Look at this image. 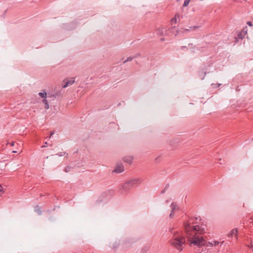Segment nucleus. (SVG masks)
<instances>
[{
	"instance_id": "6e6552de",
	"label": "nucleus",
	"mask_w": 253,
	"mask_h": 253,
	"mask_svg": "<svg viewBox=\"0 0 253 253\" xmlns=\"http://www.w3.org/2000/svg\"><path fill=\"white\" fill-rule=\"evenodd\" d=\"M124 170V169L123 166H118L114 170V171L116 173H121Z\"/></svg>"
},
{
	"instance_id": "2eb2a0df",
	"label": "nucleus",
	"mask_w": 253,
	"mask_h": 253,
	"mask_svg": "<svg viewBox=\"0 0 253 253\" xmlns=\"http://www.w3.org/2000/svg\"><path fill=\"white\" fill-rule=\"evenodd\" d=\"M125 161H126V162L127 163H130L131 162V159H130L129 160H125Z\"/></svg>"
},
{
	"instance_id": "1a4fd4ad",
	"label": "nucleus",
	"mask_w": 253,
	"mask_h": 253,
	"mask_svg": "<svg viewBox=\"0 0 253 253\" xmlns=\"http://www.w3.org/2000/svg\"><path fill=\"white\" fill-rule=\"evenodd\" d=\"M179 18H180V14L179 13H176L174 17L171 19V23L172 24H176L177 22V20L179 19Z\"/></svg>"
},
{
	"instance_id": "f03ea898",
	"label": "nucleus",
	"mask_w": 253,
	"mask_h": 253,
	"mask_svg": "<svg viewBox=\"0 0 253 253\" xmlns=\"http://www.w3.org/2000/svg\"><path fill=\"white\" fill-rule=\"evenodd\" d=\"M185 243V237L179 232L174 233L170 240L171 245L179 252L183 250Z\"/></svg>"
},
{
	"instance_id": "ddd939ff",
	"label": "nucleus",
	"mask_w": 253,
	"mask_h": 253,
	"mask_svg": "<svg viewBox=\"0 0 253 253\" xmlns=\"http://www.w3.org/2000/svg\"><path fill=\"white\" fill-rule=\"evenodd\" d=\"M189 2H190V0H185L183 3V7L187 6L189 3Z\"/></svg>"
},
{
	"instance_id": "6ab92c4d",
	"label": "nucleus",
	"mask_w": 253,
	"mask_h": 253,
	"mask_svg": "<svg viewBox=\"0 0 253 253\" xmlns=\"http://www.w3.org/2000/svg\"><path fill=\"white\" fill-rule=\"evenodd\" d=\"M53 133H54V132H51L50 136V137H51V135H52L53 134Z\"/></svg>"
},
{
	"instance_id": "0eeeda50",
	"label": "nucleus",
	"mask_w": 253,
	"mask_h": 253,
	"mask_svg": "<svg viewBox=\"0 0 253 253\" xmlns=\"http://www.w3.org/2000/svg\"><path fill=\"white\" fill-rule=\"evenodd\" d=\"M237 233H238L237 229H234L230 231V232L228 234V236L229 237H232L234 235L236 237V238H237Z\"/></svg>"
},
{
	"instance_id": "aec40b11",
	"label": "nucleus",
	"mask_w": 253,
	"mask_h": 253,
	"mask_svg": "<svg viewBox=\"0 0 253 253\" xmlns=\"http://www.w3.org/2000/svg\"><path fill=\"white\" fill-rule=\"evenodd\" d=\"M197 28V27H193V30H195V29H196Z\"/></svg>"
},
{
	"instance_id": "a211bd4d",
	"label": "nucleus",
	"mask_w": 253,
	"mask_h": 253,
	"mask_svg": "<svg viewBox=\"0 0 253 253\" xmlns=\"http://www.w3.org/2000/svg\"><path fill=\"white\" fill-rule=\"evenodd\" d=\"M46 144H47V142H45L44 145L42 146V147L43 148V147H46Z\"/></svg>"
},
{
	"instance_id": "9d476101",
	"label": "nucleus",
	"mask_w": 253,
	"mask_h": 253,
	"mask_svg": "<svg viewBox=\"0 0 253 253\" xmlns=\"http://www.w3.org/2000/svg\"><path fill=\"white\" fill-rule=\"evenodd\" d=\"M219 242L217 241H212L208 242L207 246H216L219 244Z\"/></svg>"
},
{
	"instance_id": "f257e3e1",
	"label": "nucleus",
	"mask_w": 253,
	"mask_h": 253,
	"mask_svg": "<svg viewBox=\"0 0 253 253\" xmlns=\"http://www.w3.org/2000/svg\"><path fill=\"white\" fill-rule=\"evenodd\" d=\"M203 230L199 226L185 225V232L188 241L190 245L200 247L205 244V240L202 236L198 235L197 232L202 233Z\"/></svg>"
},
{
	"instance_id": "9b49d317",
	"label": "nucleus",
	"mask_w": 253,
	"mask_h": 253,
	"mask_svg": "<svg viewBox=\"0 0 253 253\" xmlns=\"http://www.w3.org/2000/svg\"><path fill=\"white\" fill-rule=\"evenodd\" d=\"M42 103L44 104V108L45 109H48L49 108L47 100L45 99L42 100Z\"/></svg>"
},
{
	"instance_id": "f3484780",
	"label": "nucleus",
	"mask_w": 253,
	"mask_h": 253,
	"mask_svg": "<svg viewBox=\"0 0 253 253\" xmlns=\"http://www.w3.org/2000/svg\"><path fill=\"white\" fill-rule=\"evenodd\" d=\"M2 189V186L0 184V191H1Z\"/></svg>"
},
{
	"instance_id": "20e7f679",
	"label": "nucleus",
	"mask_w": 253,
	"mask_h": 253,
	"mask_svg": "<svg viewBox=\"0 0 253 253\" xmlns=\"http://www.w3.org/2000/svg\"><path fill=\"white\" fill-rule=\"evenodd\" d=\"M75 83V79L74 78L70 79H65L62 83V86L63 88H66L69 86Z\"/></svg>"
},
{
	"instance_id": "423d86ee",
	"label": "nucleus",
	"mask_w": 253,
	"mask_h": 253,
	"mask_svg": "<svg viewBox=\"0 0 253 253\" xmlns=\"http://www.w3.org/2000/svg\"><path fill=\"white\" fill-rule=\"evenodd\" d=\"M171 213L169 214V217L172 218L173 217V212L177 209V205L175 204L172 203L171 205Z\"/></svg>"
},
{
	"instance_id": "39448f33",
	"label": "nucleus",
	"mask_w": 253,
	"mask_h": 253,
	"mask_svg": "<svg viewBox=\"0 0 253 253\" xmlns=\"http://www.w3.org/2000/svg\"><path fill=\"white\" fill-rule=\"evenodd\" d=\"M167 33V29L165 27H161L157 30V34L160 36H165Z\"/></svg>"
},
{
	"instance_id": "f8f14e48",
	"label": "nucleus",
	"mask_w": 253,
	"mask_h": 253,
	"mask_svg": "<svg viewBox=\"0 0 253 253\" xmlns=\"http://www.w3.org/2000/svg\"><path fill=\"white\" fill-rule=\"evenodd\" d=\"M39 95L42 98H45L46 97V95H47V94H46V92L44 91H43V92H40L39 93Z\"/></svg>"
},
{
	"instance_id": "4468645a",
	"label": "nucleus",
	"mask_w": 253,
	"mask_h": 253,
	"mask_svg": "<svg viewBox=\"0 0 253 253\" xmlns=\"http://www.w3.org/2000/svg\"><path fill=\"white\" fill-rule=\"evenodd\" d=\"M132 60V58L131 57H129L127 59V60L126 61H125V62H126V61H131Z\"/></svg>"
},
{
	"instance_id": "7ed1b4c3",
	"label": "nucleus",
	"mask_w": 253,
	"mask_h": 253,
	"mask_svg": "<svg viewBox=\"0 0 253 253\" xmlns=\"http://www.w3.org/2000/svg\"><path fill=\"white\" fill-rule=\"evenodd\" d=\"M140 183L139 179H132L125 183L122 186V189L124 191L126 192L129 190L131 187L138 185Z\"/></svg>"
},
{
	"instance_id": "dca6fc26",
	"label": "nucleus",
	"mask_w": 253,
	"mask_h": 253,
	"mask_svg": "<svg viewBox=\"0 0 253 253\" xmlns=\"http://www.w3.org/2000/svg\"><path fill=\"white\" fill-rule=\"evenodd\" d=\"M247 24L250 26H252V24L251 23V22H248Z\"/></svg>"
}]
</instances>
